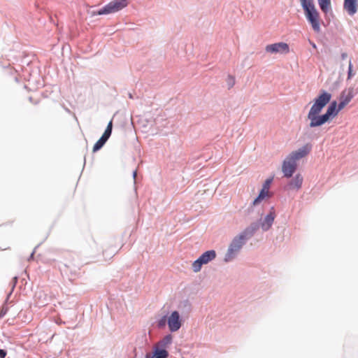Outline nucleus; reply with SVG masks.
Segmentation results:
<instances>
[{
    "instance_id": "nucleus-1",
    "label": "nucleus",
    "mask_w": 358,
    "mask_h": 358,
    "mask_svg": "<svg viewBox=\"0 0 358 358\" xmlns=\"http://www.w3.org/2000/svg\"><path fill=\"white\" fill-rule=\"evenodd\" d=\"M331 99V94L325 90H322L314 99L313 104L307 115V118L310 120L308 124L310 128L319 127L329 122L343 109L336 101H333L328 106L325 113L320 114L323 108L330 102Z\"/></svg>"
},
{
    "instance_id": "nucleus-2",
    "label": "nucleus",
    "mask_w": 358,
    "mask_h": 358,
    "mask_svg": "<svg viewBox=\"0 0 358 358\" xmlns=\"http://www.w3.org/2000/svg\"><path fill=\"white\" fill-rule=\"evenodd\" d=\"M307 21L311 24L315 32L320 31V13L315 8L313 2L301 3Z\"/></svg>"
},
{
    "instance_id": "nucleus-3",
    "label": "nucleus",
    "mask_w": 358,
    "mask_h": 358,
    "mask_svg": "<svg viewBox=\"0 0 358 358\" xmlns=\"http://www.w3.org/2000/svg\"><path fill=\"white\" fill-rule=\"evenodd\" d=\"M127 0H114L97 10H92L91 16L108 15L116 13L127 6Z\"/></svg>"
},
{
    "instance_id": "nucleus-4",
    "label": "nucleus",
    "mask_w": 358,
    "mask_h": 358,
    "mask_svg": "<svg viewBox=\"0 0 358 358\" xmlns=\"http://www.w3.org/2000/svg\"><path fill=\"white\" fill-rule=\"evenodd\" d=\"M259 227L260 224L258 222L251 223L244 231L234 238L229 246H243L245 241L252 237Z\"/></svg>"
},
{
    "instance_id": "nucleus-5",
    "label": "nucleus",
    "mask_w": 358,
    "mask_h": 358,
    "mask_svg": "<svg viewBox=\"0 0 358 358\" xmlns=\"http://www.w3.org/2000/svg\"><path fill=\"white\" fill-rule=\"evenodd\" d=\"M215 257V252L214 250H208L204 252L198 259L192 264V268L194 272H199L203 264L208 263Z\"/></svg>"
},
{
    "instance_id": "nucleus-6",
    "label": "nucleus",
    "mask_w": 358,
    "mask_h": 358,
    "mask_svg": "<svg viewBox=\"0 0 358 358\" xmlns=\"http://www.w3.org/2000/svg\"><path fill=\"white\" fill-rule=\"evenodd\" d=\"M357 92L353 87H350L348 89L343 90L339 96V105L340 107L344 108L356 95Z\"/></svg>"
},
{
    "instance_id": "nucleus-7",
    "label": "nucleus",
    "mask_w": 358,
    "mask_h": 358,
    "mask_svg": "<svg viewBox=\"0 0 358 358\" xmlns=\"http://www.w3.org/2000/svg\"><path fill=\"white\" fill-rule=\"evenodd\" d=\"M169 330L172 332L177 331L182 326L180 314L178 311H173L167 319Z\"/></svg>"
},
{
    "instance_id": "nucleus-8",
    "label": "nucleus",
    "mask_w": 358,
    "mask_h": 358,
    "mask_svg": "<svg viewBox=\"0 0 358 358\" xmlns=\"http://www.w3.org/2000/svg\"><path fill=\"white\" fill-rule=\"evenodd\" d=\"M296 170V164L293 159L289 157L284 160L282 166V171L285 178H289L295 173Z\"/></svg>"
},
{
    "instance_id": "nucleus-9",
    "label": "nucleus",
    "mask_w": 358,
    "mask_h": 358,
    "mask_svg": "<svg viewBox=\"0 0 358 358\" xmlns=\"http://www.w3.org/2000/svg\"><path fill=\"white\" fill-rule=\"evenodd\" d=\"M266 51L270 53H287L289 50L287 43L285 42H279L266 46Z\"/></svg>"
},
{
    "instance_id": "nucleus-10",
    "label": "nucleus",
    "mask_w": 358,
    "mask_h": 358,
    "mask_svg": "<svg viewBox=\"0 0 358 358\" xmlns=\"http://www.w3.org/2000/svg\"><path fill=\"white\" fill-rule=\"evenodd\" d=\"M343 8L349 15H354L358 10V0H344Z\"/></svg>"
},
{
    "instance_id": "nucleus-11",
    "label": "nucleus",
    "mask_w": 358,
    "mask_h": 358,
    "mask_svg": "<svg viewBox=\"0 0 358 358\" xmlns=\"http://www.w3.org/2000/svg\"><path fill=\"white\" fill-rule=\"evenodd\" d=\"M303 180L302 176L298 173L288 182L286 189L289 190H299L301 187Z\"/></svg>"
},
{
    "instance_id": "nucleus-12",
    "label": "nucleus",
    "mask_w": 358,
    "mask_h": 358,
    "mask_svg": "<svg viewBox=\"0 0 358 358\" xmlns=\"http://www.w3.org/2000/svg\"><path fill=\"white\" fill-rule=\"evenodd\" d=\"M275 212L271 211L265 216L264 220H260V222L259 223L263 231H268L271 227L275 219Z\"/></svg>"
},
{
    "instance_id": "nucleus-13",
    "label": "nucleus",
    "mask_w": 358,
    "mask_h": 358,
    "mask_svg": "<svg viewBox=\"0 0 358 358\" xmlns=\"http://www.w3.org/2000/svg\"><path fill=\"white\" fill-rule=\"evenodd\" d=\"M308 152L309 149L308 148L307 145H305L298 149L295 152H293L289 157L293 159L294 162H296V160L304 157L306 155L308 154Z\"/></svg>"
},
{
    "instance_id": "nucleus-14",
    "label": "nucleus",
    "mask_w": 358,
    "mask_h": 358,
    "mask_svg": "<svg viewBox=\"0 0 358 358\" xmlns=\"http://www.w3.org/2000/svg\"><path fill=\"white\" fill-rule=\"evenodd\" d=\"M320 8L324 13H327L331 9V0H317Z\"/></svg>"
},
{
    "instance_id": "nucleus-15",
    "label": "nucleus",
    "mask_w": 358,
    "mask_h": 358,
    "mask_svg": "<svg viewBox=\"0 0 358 358\" xmlns=\"http://www.w3.org/2000/svg\"><path fill=\"white\" fill-rule=\"evenodd\" d=\"M173 337L171 334L165 336L161 341L157 343V347L166 348L170 345L172 342Z\"/></svg>"
},
{
    "instance_id": "nucleus-16",
    "label": "nucleus",
    "mask_w": 358,
    "mask_h": 358,
    "mask_svg": "<svg viewBox=\"0 0 358 358\" xmlns=\"http://www.w3.org/2000/svg\"><path fill=\"white\" fill-rule=\"evenodd\" d=\"M108 141L106 138L101 136L100 138L95 143L93 147V152H96L101 150L103 145L106 144V143Z\"/></svg>"
},
{
    "instance_id": "nucleus-17",
    "label": "nucleus",
    "mask_w": 358,
    "mask_h": 358,
    "mask_svg": "<svg viewBox=\"0 0 358 358\" xmlns=\"http://www.w3.org/2000/svg\"><path fill=\"white\" fill-rule=\"evenodd\" d=\"M268 195V192L264 191V189H261L259 192L258 196L254 199L252 202L253 206H256L259 204L265 197Z\"/></svg>"
},
{
    "instance_id": "nucleus-18",
    "label": "nucleus",
    "mask_w": 358,
    "mask_h": 358,
    "mask_svg": "<svg viewBox=\"0 0 358 358\" xmlns=\"http://www.w3.org/2000/svg\"><path fill=\"white\" fill-rule=\"evenodd\" d=\"M112 131H113V121L110 120L108 122V124L101 136L103 137L104 138H106V140H108L112 134Z\"/></svg>"
},
{
    "instance_id": "nucleus-19",
    "label": "nucleus",
    "mask_w": 358,
    "mask_h": 358,
    "mask_svg": "<svg viewBox=\"0 0 358 358\" xmlns=\"http://www.w3.org/2000/svg\"><path fill=\"white\" fill-rule=\"evenodd\" d=\"M154 355H155L156 358H167L169 353L166 350L159 349L157 346L156 349L155 350Z\"/></svg>"
},
{
    "instance_id": "nucleus-20",
    "label": "nucleus",
    "mask_w": 358,
    "mask_h": 358,
    "mask_svg": "<svg viewBox=\"0 0 358 358\" xmlns=\"http://www.w3.org/2000/svg\"><path fill=\"white\" fill-rule=\"evenodd\" d=\"M239 248H229L225 256L226 261H230L233 259L234 255L238 252Z\"/></svg>"
},
{
    "instance_id": "nucleus-21",
    "label": "nucleus",
    "mask_w": 358,
    "mask_h": 358,
    "mask_svg": "<svg viewBox=\"0 0 358 358\" xmlns=\"http://www.w3.org/2000/svg\"><path fill=\"white\" fill-rule=\"evenodd\" d=\"M273 177H271V178H267L265 182H264L263 184V187H262V189H264V191H267L268 192V189H269L270 186H271V184L273 182Z\"/></svg>"
},
{
    "instance_id": "nucleus-22",
    "label": "nucleus",
    "mask_w": 358,
    "mask_h": 358,
    "mask_svg": "<svg viewBox=\"0 0 358 358\" xmlns=\"http://www.w3.org/2000/svg\"><path fill=\"white\" fill-rule=\"evenodd\" d=\"M355 73L352 71V64L351 60L349 61L348 70V80L351 79L354 76Z\"/></svg>"
},
{
    "instance_id": "nucleus-23",
    "label": "nucleus",
    "mask_w": 358,
    "mask_h": 358,
    "mask_svg": "<svg viewBox=\"0 0 358 358\" xmlns=\"http://www.w3.org/2000/svg\"><path fill=\"white\" fill-rule=\"evenodd\" d=\"M227 83L228 87L229 89L231 88L235 84V78L231 76H229L227 80Z\"/></svg>"
},
{
    "instance_id": "nucleus-24",
    "label": "nucleus",
    "mask_w": 358,
    "mask_h": 358,
    "mask_svg": "<svg viewBox=\"0 0 358 358\" xmlns=\"http://www.w3.org/2000/svg\"><path fill=\"white\" fill-rule=\"evenodd\" d=\"M166 322H167V320H166V317H163L158 321V327L160 328H162L166 325Z\"/></svg>"
},
{
    "instance_id": "nucleus-25",
    "label": "nucleus",
    "mask_w": 358,
    "mask_h": 358,
    "mask_svg": "<svg viewBox=\"0 0 358 358\" xmlns=\"http://www.w3.org/2000/svg\"><path fill=\"white\" fill-rule=\"evenodd\" d=\"M7 313V308H3L0 312V318L3 317Z\"/></svg>"
},
{
    "instance_id": "nucleus-26",
    "label": "nucleus",
    "mask_w": 358,
    "mask_h": 358,
    "mask_svg": "<svg viewBox=\"0 0 358 358\" xmlns=\"http://www.w3.org/2000/svg\"><path fill=\"white\" fill-rule=\"evenodd\" d=\"M6 352L4 350H0V358H5Z\"/></svg>"
},
{
    "instance_id": "nucleus-27",
    "label": "nucleus",
    "mask_w": 358,
    "mask_h": 358,
    "mask_svg": "<svg viewBox=\"0 0 358 358\" xmlns=\"http://www.w3.org/2000/svg\"><path fill=\"white\" fill-rule=\"evenodd\" d=\"M341 59L345 60L348 57V54L346 52H342L341 55Z\"/></svg>"
},
{
    "instance_id": "nucleus-28",
    "label": "nucleus",
    "mask_w": 358,
    "mask_h": 358,
    "mask_svg": "<svg viewBox=\"0 0 358 358\" xmlns=\"http://www.w3.org/2000/svg\"><path fill=\"white\" fill-rule=\"evenodd\" d=\"M301 3H309V2H313V0H300Z\"/></svg>"
},
{
    "instance_id": "nucleus-29",
    "label": "nucleus",
    "mask_w": 358,
    "mask_h": 358,
    "mask_svg": "<svg viewBox=\"0 0 358 358\" xmlns=\"http://www.w3.org/2000/svg\"><path fill=\"white\" fill-rule=\"evenodd\" d=\"M146 358H156L155 355L153 354L152 355L148 354L146 355Z\"/></svg>"
},
{
    "instance_id": "nucleus-30",
    "label": "nucleus",
    "mask_w": 358,
    "mask_h": 358,
    "mask_svg": "<svg viewBox=\"0 0 358 358\" xmlns=\"http://www.w3.org/2000/svg\"><path fill=\"white\" fill-rule=\"evenodd\" d=\"M136 175H137V171H134L133 172V178H134V181H136Z\"/></svg>"
},
{
    "instance_id": "nucleus-31",
    "label": "nucleus",
    "mask_w": 358,
    "mask_h": 358,
    "mask_svg": "<svg viewBox=\"0 0 358 358\" xmlns=\"http://www.w3.org/2000/svg\"><path fill=\"white\" fill-rule=\"evenodd\" d=\"M311 45H312V46H313V48H316V45H315L314 43H311Z\"/></svg>"
},
{
    "instance_id": "nucleus-32",
    "label": "nucleus",
    "mask_w": 358,
    "mask_h": 358,
    "mask_svg": "<svg viewBox=\"0 0 358 358\" xmlns=\"http://www.w3.org/2000/svg\"><path fill=\"white\" fill-rule=\"evenodd\" d=\"M129 98H132V95L131 94H129Z\"/></svg>"
},
{
    "instance_id": "nucleus-33",
    "label": "nucleus",
    "mask_w": 358,
    "mask_h": 358,
    "mask_svg": "<svg viewBox=\"0 0 358 358\" xmlns=\"http://www.w3.org/2000/svg\"><path fill=\"white\" fill-rule=\"evenodd\" d=\"M33 255H34V252L31 253V257H32Z\"/></svg>"
},
{
    "instance_id": "nucleus-34",
    "label": "nucleus",
    "mask_w": 358,
    "mask_h": 358,
    "mask_svg": "<svg viewBox=\"0 0 358 358\" xmlns=\"http://www.w3.org/2000/svg\"><path fill=\"white\" fill-rule=\"evenodd\" d=\"M357 90H358V89Z\"/></svg>"
}]
</instances>
